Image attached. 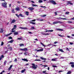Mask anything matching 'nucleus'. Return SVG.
Instances as JSON below:
<instances>
[{"instance_id": "f257e3e1", "label": "nucleus", "mask_w": 74, "mask_h": 74, "mask_svg": "<svg viewBox=\"0 0 74 74\" xmlns=\"http://www.w3.org/2000/svg\"><path fill=\"white\" fill-rule=\"evenodd\" d=\"M7 3L6 2L3 3H2V5L4 8H7Z\"/></svg>"}, {"instance_id": "2eb2a0df", "label": "nucleus", "mask_w": 74, "mask_h": 74, "mask_svg": "<svg viewBox=\"0 0 74 74\" xmlns=\"http://www.w3.org/2000/svg\"><path fill=\"white\" fill-rule=\"evenodd\" d=\"M22 60H24V61H25V62H28V60L25 58L23 59Z\"/></svg>"}, {"instance_id": "9b49d317", "label": "nucleus", "mask_w": 74, "mask_h": 74, "mask_svg": "<svg viewBox=\"0 0 74 74\" xmlns=\"http://www.w3.org/2000/svg\"><path fill=\"white\" fill-rule=\"evenodd\" d=\"M37 52H41V51H43V49H40L37 50Z\"/></svg>"}, {"instance_id": "9d476101", "label": "nucleus", "mask_w": 74, "mask_h": 74, "mask_svg": "<svg viewBox=\"0 0 74 74\" xmlns=\"http://www.w3.org/2000/svg\"><path fill=\"white\" fill-rule=\"evenodd\" d=\"M53 32V30H47L46 31H45V32Z\"/></svg>"}, {"instance_id": "09e8293b", "label": "nucleus", "mask_w": 74, "mask_h": 74, "mask_svg": "<svg viewBox=\"0 0 74 74\" xmlns=\"http://www.w3.org/2000/svg\"><path fill=\"white\" fill-rule=\"evenodd\" d=\"M11 68L10 67L8 69V70L9 71H10L11 70Z\"/></svg>"}, {"instance_id": "6e6d98bb", "label": "nucleus", "mask_w": 74, "mask_h": 74, "mask_svg": "<svg viewBox=\"0 0 74 74\" xmlns=\"http://www.w3.org/2000/svg\"><path fill=\"white\" fill-rule=\"evenodd\" d=\"M54 13L55 14V15L56 16V15H57V14H58V13H57L56 12H55Z\"/></svg>"}, {"instance_id": "37998d69", "label": "nucleus", "mask_w": 74, "mask_h": 74, "mask_svg": "<svg viewBox=\"0 0 74 74\" xmlns=\"http://www.w3.org/2000/svg\"><path fill=\"white\" fill-rule=\"evenodd\" d=\"M7 61H5V62H4V65H5L6 64V63H7Z\"/></svg>"}, {"instance_id": "774afa93", "label": "nucleus", "mask_w": 74, "mask_h": 74, "mask_svg": "<svg viewBox=\"0 0 74 74\" xmlns=\"http://www.w3.org/2000/svg\"><path fill=\"white\" fill-rule=\"evenodd\" d=\"M44 21V20L42 19H41L40 20V21Z\"/></svg>"}, {"instance_id": "bf43d9fd", "label": "nucleus", "mask_w": 74, "mask_h": 74, "mask_svg": "<svg viewBox=\"0 0 74 74\" xmlns=\"http://www.w3.org/2000/svg\"><path fill=\"white\" fill-rule=\"evenodd\" d=\"M52 67H56L57 66L56 65H53Z\"/></svg>"}, {"instance_id": "603ef678", "label": "nucleus", "mask_w": 74, "mask_h": 74, "mask_svg": "<svg viewBox=\"0 0 74 74\" xmlns=\"http://www.w3.org/2000/svg\"><path fill=\"white\" fill-rule=\"evenodd\" d=\"M16 28H14V27H13V28L12 29V30H14Z\"/></svg>"}, {"instance_id": "58836bf2", "label": "nucleus", "mask_w": 74, "mask_h": 74, "mask_svg": "<svg viewBox=\"0 0 74 74\" xmlns=\"http://www.w3.org/2000/svg\"><path fill=\"white\" fill-rule=\"evenodd\" d=\"M3 73H5V71L3 70L0 73V74H3Z\"/></svg>"}, {"instance_id": "f03ea898", "label": "nucleus", "mask_w": 74, "mask_h": 74, "mask_svg": "<svg viewBox=\"0 0 74 74\" xmlns=\"http://www.w3.org/2000/svg\"><path fill=\"white\" fill-rule=\"evenodd\" d=\"M49 1L53 4H56V3L55 1H54L53 0H49Z\"/></svg>"}, {"instance_id": "423d86ee", "label": "nucleus", "mask_w": 74, "mask_h": 74, "mask_svg": "<svg viewBox=\"0 0 74 74\" xmlns=\"http://www.w3.org/2000/svg\"><path fill=\"white\" fill-rule=\"evenodd\" d=\"M19 29H24V30H27L28 29V28H27L26 27H20Z\"/></svg>"}, {"instance_id": "a18cd8bd", "label": "nucleus", "mask_w": 74, "mask_h": 74, "mask_svg": "<svg viewBox=\"0 0 74 74\" xmlns=\"http://www.w3.org/2000/svg\"><path fill=\"white\" fill-rule=\"evenodd\" d=\"M40 7H42V8H46V7L45 6H42L41 5Z\"/></svg>"}, {"instance_id": "412c9836", "label": "nucleus", "mask_w": 74, "mask_h": 74, "mask_svg": "<svg viewBox=\"0 0 74 74\" xmlns=\"http://www.w3.org/2000/svg\"><path fill=\"white\" fill-rule=\"evenodd\" d=\"M67 37H68V38H72V39H73L74 38L73 37L70 36H67Z\"/></svg>"}, {"instance_id": "864d4df0", "label": "nucleus", "mask_w": 74, "mask_h": 74, "mask_svg": "<svg viewBox=\"0 0 74 74\" xmlns=\"http://www.w3.org/2000/svg\"><path fill=\"white\" fill-rule=\"evenodd\" d=\"M44 34V35H49V34Z\"/></svg>"}, {"instance_id": "bb28decb", "label": "nucleus", "mask_w": 74, "mask_h": 74, "mask_svg": "<svg viewBox=\"0 0 74 74\" xmlns=\"http://www.w3.org/2000/svg\"><path fill=\"white\" fill-rule=\"evenodd\" d=\"M34 61H38L39 62H40V61H41V60L40 59H36L34 60Z\"/></svg>"}, {"instance_id": "39448f33", "label": "nucleus", "mask_w": 74, "mask_h": 74, "mask_svg": "<svg viewBox=\"0 0 74 74\" xmlns=\"http://www.w3.org/2000/svg\"><path fill=\"white\" fill-rule=\"evenodd\" d=\"M71 2L70 1H68L67 2V5H69V4H70V5H73V3H71Z\"/></svg>"}, {"instance_id": "338daca9", "label": "nucleus", "mask_w": 74, "mask_h": 74, "mask_svg": "<svg viewBox=\"0 0 74 74\" xmlns=\"http://www.w3.org/2000/svg\"><path fill=\"white\" fill-rule=\"evenodd\" d=\"M52 61H55L56 60L55 59H52Z\"/></svg>"}, {"instance_id": "4468645a", "label": "nucleus", "mask_w": 74, "mask_h": 74, "mask_svg": "<svg viewBox=\"0 0 74 74\" xmlns=\"http://www.w3.org/2000/svg\"><path fill=\"white\" fill-rule=\"evenodd\" d=\"M56 30H57L58 31H63V29H58L57 28L56 29Z\"/></svg>"}, {"instance_id": "79ce46f5", "label": "nucleus", "mask_w": 74, "mask_h": 74, "mask_svg": "<svg viewBox=\"0 0 74 74\" xmlns=\"http://www.w3.org/2000/svg\"><path fill=\"white\" fill-rule=\"evenodd\" d=\"M74 64V63L73 62H70V64Z\"/></svg>"}, {"instance_id": "4d7b16f0", "label": "nucleus", "mask_w": 74, "mask_h": 74, "mask_svg": "<svg viewBox=\"0 0 74 74\" xmlns=\"http://www.w3.org/2000/svg\"><path fill=\"white\" fill-rule=\"evenodd\" d=\"M15 32V30H12V31H11V32H12V33H14Z\"/></svg>"}, {"instance_id": "dca6fc26", "label": "nucleus", "mask_w": 74, "mask_h": 74, "mask_svg": "<svg viewBox=\"0 0 74 74\" xmlns=\"http://www.w3.org/2000/svg\"><path fill=\"white\" fill-rule=\"evenodd\" d=\"M29 12L27 11L25 12V14L27 15V16H28L29 15Z\"/></svg>"}, {"instance_id": "052dcab7", "label": "nucleus", "mask_w": 74, "mask_h": 74, "mask_svg": "<svg viewBox=\"0 0 74 74\" xmlns=\"http://www.w3.org/2000/svg\"><path fill=\"white\" fill-rule=\"evenodd\" d=\"M8 50L7 51H5V53H8Z\"/></svg>"}, {"instance_id": "f3484780", "label": "nucleus", "mask_w": 74, "mask_h": 74, "mask_svg": "<svg viewBox=\"0 0 74 74\" xmlns=\"http://www.w3.org/2000/svg\"><path fill=\"white\" fill-rule=\"evenodd\" d=\"M40 58H41V59H42V60H46V59L44 58H43L42 57H40Z\"/></svg>"}, {"instance_id": "a878e982", "label": "nucleus", "mask_w": 74, "mask_h": 74, "mask_svg": "<svg viewBox=\"0 0 74 74\" xmlns=\"http://www.w3.org/2000/svg\"><path fill=\"white\" fill-rule=\"evenodd\" d=\"M24 51H27V48H24Z\"/></svg>"}, {"instance_id": "f704fd0d", "label": "nucleus", "mask_w": 74, "mask_h": 74, "mask_svg": "<svg viewBox=\"0 0 74 74\" xmlns=\"http://www.w3.org/2000/svg\"><path fill=\"white\" fill-rule=\"evenodd\" d=\"M69 13H70V12H65V14H66V15H68V14H69Z\"/></svg>"}, {"instance_id": "b1692460", "label": "nucleus", "mask_w": 74, "mask_h": 74, "mask_svg": "<svg viewBox=\"0 0 74 74\" xmlns=\"http://www.w3.org/2000/svg\"><path fill=\"white\" fill-rule=\"evenodd\" d=\"M59 50L60 52H64V51L62 49H59Z\"/></svg>"}, {"instance_id": "680f3d73", "label": "nucleus", "mask_w": 74, "mask_h": 74, "mask_svg": "<svg viewBox=\"0 0 74 74\" xmlns=\"http://www.w3.org/2000/svg\"><path fill=\"white\" fill-rule=\"evenodd\" d=\"M43 73H46V71H44L42 72Z\"/></svg>"}, {"instance_id": "13d9d810", "label": "nucleus", "mask_w": 74, "mask_h": 74, "mask_svg": "<svg viewBox=\"0 0 74 74\" xmlns=\"http://www.w3.org/2000/svg\"><path fill=\"white\" fill-rule=\"evenodd\" d=\"M24 55H27V53H26V52H24Z\"/></svg>"}, {"instance_id": "de8ad7c7", "label": "nucleus", "mask_w": 74, "mask_h": 74, "mask_svg": "<svg viewBox=\"0 0 74 74\" xmlns=\"http://www.w3.org/2000/svg\"><path fill=\"white\" fill-rule=\"evenodd\" d=\"M36 21V19H34V20H33L30 21V22H35Z\"/></svg>"}, {"instance_id": "69168bd1", "label": "nucleus", "mask_w": 74, "mask_h": 74, "mask_svg": "<svg viewBox=\"0 0 74 74\" xmlns=\"http://www.w3.org/2000/svg\"><path fill=\"white\" fill-rule=\"evenodd\" d=\"M5 36L6 37H8V36H10V35H9V34H8L7 35H5Z\"/></svg>"}, {"instance_id": "a211bd4d", "label": "nucleus", "mask_w": 74, "mask_h": 74, "mask_svg": "<svg viewBox=\"0 0 74 74\" xmlns=\"http://www.w3.org/2000/svg\"><path fill=\"white\" fill-rule=\"evenodd\" d=\"M32 7H37L38 5H35L34 4H32Z\"/></svg>"}, {"instance_id": "6ab92c4d", "label": "nucleus", "mask_w": 74, "mask_h": 74, "mask_svg": "<svg viewBox=\"0 0 74 74\" xmlns=\"http://www.w3.org/2000/svg\"><path fill=\"white\" fill-rule=\"evenodd\" d=\"M63 19V20H67V18H58V19Z\"/></svg>"}, {"instance_id": "ea45409f", "label": "nucleus", "mask_w": 74, "mask_h": 74, "mask_svg": "<svg viewBox=\"0 0 74 74\" xmlns=\"http://www.w3.org/2000/svg\"><path fill=\"white\" fill-rule=\"evenodd\" d=\"M4 45V42H1V46H3Z\"/></svg>"}, {"instance_id": "e2e57ef3", "label": "nucleus", "mask_w": 74, "mask_h": 74, "mask_svg": "<svg viewBox=\"0 0 74 74\" xmlns=\"http://www.w3.org/2000/svg\"><path fill=\"white\" fill-rule=\"evenodd\" d=\"M58 42L56 41L54 42V43L55 44H56V43H58Z\"/></svg>"}, {"instance_id": "c756f323", "label": "nucleus", "mask_w": 74, "mask_h": 74, "mask_svg": "<svg viewBox=\"0 0 74 74\" xmlns=\"http://www.w3.org/2000/svg\"><path fill=\"white\" fill-rule=\"evenodd\" d=\"M47 16V15L46 14H44L43 15L41 16V17H45V16Z\"/></svg>"}, {"instance_id": "2f4dec72", "label": "nucleus", "mask_w": 74, "mask_h": 74, "mask_svg": "<svg viewBox=\"0 0 74 74\" xmlns=\"http://www.w3.org/2000/svg\"><path fill=\"white\" fill-rule=\"evenodd\" d=\"M40 44H41L43 46V47H46V46L45 45H44V44H43L41 42H40Z\"/></svg>"}, {"instance_id": "3c124183", "label": "nucleus", "mask_w": 74, "mask_h": 74, "mask_svg": "<svg viewBox=\"0 0 74 74\" xmlns=\"http://www.w3.org/2000/svg\"><path fill=\"white\" fill-rule=\"evenodd\" d=\"M4 55H1V58H4Z\"/></svg>"}, {"instance_id": "393cba45", "label": "nucleus", "mask_w": 74, "mask_h": 74, "mask_svg": "<svg viewBox=\"0 0 74 74\" xmlns=\"http://www.w3.org/2000/svg\"><path fill=\"white\" fill-rule=\"evenodd\" d=\"M19 45L21 47H22V46H24V44L23 43L20 44Z\"/></svg>"}, {"instance_id": "1a4fd4ad", "label": "nucleus", "mask_w": 74, "mask_h": 74, "mask_svg": "<svg viewBox=\"0 0 74 74\" xmlns=\"http://www.w3.org/2000/svg\"><path fill=\"white\" fill-rule=\"evenodd\" d=\"M29 10L30 11H32L34 10V8L32 7H29L28 8Z\"/></svg>"}, {"instance_id": "49530a36", "label": "nucleus", "mask_w": 74, "mask_h": 74, "mask_svg": "<svg viewBox=\"0 0 74 74\" xmlns=\"http://www.w3.org/2000/svg\"><path fill=\"white\" fill-rule=\"evenodd\" d=\"M16 15L17 16V17H18V18H19V15H18V14H16Z\"/></svg>"}, {"instance_id": "a19ab883", "label": "nucleus", "mask_w": 74, "mask_h": 74, "mask_svg": "<svg viewBox=\"0 0 74 74\" xmlns=\"http://www.w3.org/2000/svg\"><path fill=\"white\" fill-rule=\"evenodd\" d=\"M71 67H72V68H74V64H72L71 66Z\"/></svg>"}, {"instance_id": "473e14b6", "label": "nucleus", "mask_w": 74, "mask_h": 74, "mask_svg": "<svg viewBox=\"0 0 74 74\" xmlns=\"http://www.w3.org/2000/svg\"><path fill=\"white\" fill-rule=\"evenodd\" d=\"M58 36H60V37H64V36L59 34H58Z\"/></svg>"}, {"instance_id": "c03bdc74", "label": "nucleus", "mask_w": 74, "mask_h": 74, "mask_svg": "<svg viewBox=\"0 0 74 74\" xmlns=\"http://www.w3.org/2000/svg\"><path fill=\"white\" fill-rule=\"evenodd\" d=\"M9 39H12V37L11 36H10L8 38Z\"/></svg>"}, {"instance_id": "72a5a7b5", "label": "nucleus", "mask_w": 74, "mask_h": 74, "mask_svg": "<svg viewBox=\"0 0 74 74\" xmlns=\"http://www.w3.org/2000/svg\"><path fill=\"white\" fill-rule=\"evenodd\" d=\"M12 13H14L15 12L14 11V9H12Z\"/></svg>"}, {"instance_id": "cd10ccee", "label": "nucleus", "mask_w": 74, "mask_h": 74, "mask_svg": "<svg viewBox=\"0 0 74 74\" xmlns=\"http://www.w3.org/2000/svg\"><path fill=\"white\" fill-rule=\"evenodd\" d=\"M3 32V28H1V31H0V33H2Z\"/></svg>"}, {"instance_id": "c9c22d12", "label": "nucleus", "mask_w": 74, "mask_h": 74, "mask_svg": "<svg viewBox=\"0 0 74 74\" xmlns=\"http://www.w3.org/2000/svg\"><path fill=\"white\" fill-rule=\"evenodd\" d=\"M25 69L21 71V73H23L24 72H25Z\"/></svg>"}, {"instance_id": "4be33fe9", "label": "nucleus", "mask_w": 74, "mask_h": 74, "mask_svg": "<svg viewBox=\"0 0 74 74\" xmlns=\"http://www.w3.org/2000/svg\"><path fill=\"white\" fill-rule=\"evenodd\" d=\"M30 23H31V24H32V25H36L35 22H30Z\"/></svg>"}, {"instance_id": "0e129e2a", "label": "nucleus", "mask_w": 74, "mask_h": 74, "mask_svg": "<svg viewBox=\"0 0 74 74\" xmlns=\"http://www.w3.org/2000/svg\"><path fill=\"white\" fill-rule=\"evenodd\" d=\"M64 57H61L60 58V59H64Z\"/></svg>"}, {"instance_id": "7c9ffc66", "label": "nucleus", "mask_w": 74, "mask_h": 74, "mask_svg": "<svg viewBox=\"0 0 74 74\" xmlns=\"http://www.w3.org/2000/svg\"><path fill=\"white\" fill-rule=\"evenodd\" d=\"M38 2H39V3H42L43 2V1H42L41 0H39L38 1Z\"/></svg>"}, {"instance_id": "5fc2aeb1", "label": "nucleus", "mask_w": 74, "mask_h": 74, "mask_svg": "<svg viewBox=\"0 0 74 74\" xmlns=\"http://www.w3.org/2000/svg\"><path fill=\"white\" fill-rule=\"evenodd\" d=\"M14 27L16 29V25H14Z\"/></svg>"}, {"instance_id": "5701e85b", "label": "nucleus", "mask_w": 74, "mask_h": 74, "mask_svg": "<svg viewBox=\"0 0 74 74\" xmlns=\"http://www.w3.org/2000/svg\"><path fill=\"white\" fill-rule=\"evenodd\" d=\"M35 28L34 27H32L31 28H30L31 30H34Z\"/></svg>"}, {"instance_id": "e433bc0d", "label": "nucleus", "mask_w": 74, "mask_h": 74, "mask_svg": "<svg viewBox=\"0 0 74 74\" xmlns=\"http://www.w3.org/2000/svg\"><path fill=\"white\" fill-rule=\"evenodd\" d=\"M67 22L68 23H73V22L72 21H67Z\"/></svg>"}, {"instance_id": "c85d7f7f", "label": "nucleus", "mask_w": 74, "mask_h": 74, "mask_svg": "<svg viewBox=\"0 0 74 74\" xmlns=\"http://www.w3.org/2000/svg\"><path fill=\"white\" fill-rule=\"evenodd\" d=\"M23 37L19 38H17V40H21L22 39Z\"/></svg>"}, {"instance_id": "0eeeda50", "label": "nucleus", "mask_w": 74, "mask_h": 74, "mask_svg": "<svg viewBox=\"0 0 74 74\" xmlns=\"http://www.w3.org/2000/svg\"><path fill=\"white\" fill-rule=\"evenodd\" d=\"M14 41V40H11L10 41H9L8 42V44H9V43H12Z\"/></svg>"}, {"instance_id": "ddd939ff", "label": "nucleus", "mask_w": 74, "mask_h": 74, "mask_svg": "<svg viewBox=\"0 0 74 74\" xmlns=\"http://www.w3.org/2000/svg\"><path fill=\"white\" fill-rule=\"evenodd\" d=\"M14 35H18V32H16L14 33Z\"/></svg>"}, {"instance_id": "4c0bfd02", "label": "nucleus", "mask_w": 74, "mask_h": 74, "mask_svg": "<svg viewBox=\"0 0 74 74\" xmlns=\"http://www.w3.org/2000/svg\"><path fill=\"white\" fill-rule=\"evenodd\" d=\"M71 73V71H68V72L67 73V74H70Z\"/></svg>"}, {"instance_id": "aec40b11", "label": "nucleus", "mask_w": 74, "mask_h": 74, "mask_svg": "<svg viewBox=\"0 0 74 74\" xmlns=\"http://www.w3.org/2000/svg\"><path fill=\"white\" fill-rule=\"evenodd\" d=\"M20 16L21 17H25V16L22 15V14H19Z\"/></svg>"}, {"instance_id": "6e6552de", "label": "nucleus", "mask_w": 74, "mask_h": 74, "mask_svg": "<svg viewBox=\"0 0 74 74\" xmlns=\"http://www.w3.org/2000/svg\"><path fill=\"white\" fill-rule=\"evenodd\" d=\"M16 22V20L15 19L13 20L10 23V24H12V23H15Z\"/></svg>"}, {"instance_id": "f8f14e48", "label": "nucleus", "mask_w": 74, "mask_h": 74, "mask_svg": "<svg viewBox=\"0 0 74 74\" xmlns=\"http://www.w3.org/2000/svg\"><path fill=\"white\" fill-rule=\"evenodd\" d=\"M15 10L16 11H20V8H19V7H18L17 8H16Z\"/></svg>"}, {"instance_id": "20e7f679", "label": "nucleus", "mask_w": 74, "mask_h": 74, "mask_svg": "<svg viewBox=\"0 0 74 74\" xmlns=\"http://www.w3.org/2000/svg\"><path fill=\"white\" fill-rule=\"evenodd\" d=\"M32 65H33L32 66V67L33 69H34L35 70H36V69H37V67L36 66V65L34 63H32Z\"/></svg>"}, {"instance_id": "8fccbe9b", "label": "nucleus", "mask_w": 74, "mask_h": 74, "mask_svg": "<svg viewBox=\"0 0 74 74\" xmlns=\"http://www.w3.org/2000/svg\"><path fill=\"white\" fill-rule=\"evenodd\" d=\"M20 49L21 51H24V49Z\"/></svg>"}, {"instance_id": "7ed1b4c3", "label": "nucleus", "mask_w": 74, "mask_h": 74, "mask_svg": "<svg viewBox=\"0 0 74 74\" xmlns=\"http://www.w3.org/2000/svg\"><path fill=\"white\" fill-rule=\"evenodd\" d=\"M60 23V24H62V23H63V22H62L61 21H55L53 23V24H57V23Z\"/></svg>"}]
</instances>
